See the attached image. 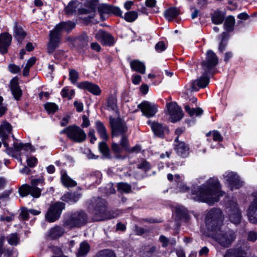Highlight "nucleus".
Returning a JSON list of instances; mask_svg holds the SVG:
<instances>
[{"label":"nucleus","instance_id":"obj_1","mask_svg":"<svg viewBox=\"0 0 257 257\" xmlns=\"http://www.w3.org/2000/svg\"><path fill=\"white\" fill-rule=\"evenodd\" d=\"M220 196L222 194L220 192L219 181L216 178H211L202 185L194 187L190 198L212 205L218 201Z\"/></svg>","mask_w":257,"mask_h":257},{"label":"nucleus","instance_id":"obj_2","mask_svg":"<svg viewBox=\"0 0 257 257\" xmlns=\"http://www.w3.org/2000/svg\"><path fill=\"white\" fill-rule=\"evenodd\" d=\"M12 127L10 123L7 121H3L0 125V139L6 148L7 153L13 157H15V153H18L19 155H25L27 156L33 151L32 145L29 143H14L13 147H9L7 140L12 133Z\"/></svg>","mask_w":257,"mask_h":257},{"label":"nucleus","instance_id":"obj_3","mask_svg":"<svg viewBox=\"0 0 257 257\" xmlns=\"http://www.w3.org/2000/svg\"><path fill=\"white\" fill-rule=\"evenodd\" d=\"M87 208L94 221H100L116 217V214L106 210V202L99 197L93 198L88 203Z\"/></svg>","mask_w":257,"mask_h":257},{"label":"nucleus","instance_id":"obj_4","mask_svg":"<svg viewBox=\"0 0 257 257\" xmlns=\"http://www.w3.org/2000/svg\"><path fill=\"white\" fill-rule=\"evenodd\" d=\"M88 221V215L83 210H80L67 214L64 218V226L69 229L80 228L85 225Z\"/></svg>","mask_w":257,"mask_h":257},{"label":"nucleus","instance_id":"obj_5","mask_svg":"<svg viewBox=\"0 0 257 257\" xmlns=\"http://www.w3.org/2000/svg\"><path fill=\"white\" fill-rule=\"evenodd\" d=\"M223 215L219 208H212L207 213L205 223L207 230L210 232L219 231L222 224Z\"/></svg>","mask_w":257,"mask_h":257},{"label":"nucleus","instance_id":"obj_6","mask_svg":"<svg viewBox=\"0 0 257 257\" xmlns=\"http://www.w3.org/2000/svg\"><path fill=\"white\" fill-rule=\"evenodd\" d=\"M211 235L213 239L224 247H229L236 238L235 232L232 230L221 231L220 229L212 232Z\"/></svg>","mask_w":257,"mask_h":257},{"label":"nucleus","instance_id":"obj_7","mask_svg":"<svg viewBox=\"0 0 257 257\" xmlns=\"http://www.w3.org/2000/svg\"><path fill=\"white\" fill-rule=\"evenodd\" d=\"M226 212L227 217L232 223L237 224L240 222L241 214L236 201H228Z\"/></svg>","mask_w":257,"mask_h":257},{"label":"nucleus","instance_id":"obj_8","mask_svg":"<svg viewBox=\"0 0 257 257\" xmlns=\"http://www.w3.org/2000/svg\"><path fill=\"white\" fill-rule=\"evenodd\" d=\"M109 121L113 137L126 134L128 129L124 121L119 118L112 117L109 118Z\"/></svg>","mask_w":257,"mask_h":257},{"label":"nucleus","instance_id":"obj_9","mask_svg":"<svg viewBox=\"0 0 257 257\" xmlns=\"http://www.w3.org/2000/svg\"><path fill=\"white\" fill-rule=\"evenodd\" d=\"M65 203L59 202L51 205L46 214V220L50 222L58 220L61 216L62 210L65 208Z\"/></svg>","mask_w":257,"mask_h":257},{"label":"nucleus","instance_id":"obj_10","mask_svg":"<svg viewBox=\"0 0 257 257\" xmlns=\"http://www.w3.org/2000/svg\"><path fill=\"white\" fill-rule=\"evenodd\" d=\"M218 59L215 53L208 50L206 54V59L202 62L201 66L205 73H211L212 70L217 65Z\"/></svg>","mask_w":257,"mask_h":257},{"label":"nucleus","instance_id":"obj_11","mask_svg":"<svg viewBox=\"0 0 257 257\" xmlns=\"http://www.w3.org/2000/svg\"><path fill=\"white\" fill-rule=\"evenodd\" d=\"M98 11L102 21L105 20L106 18L104 16L105 14H113L119 17L122 16V12L118 7L106 4H100L98 7Z\"/></svg>","mask_w":257,"mask_h":257},{"label":"nucleus","instance_id":"obj_12","mask_svg":"<svg viewBox=\"0 0 257 257\" xmlns=\"http://www.w3.org/2000/svg\"><path fill=\"white\" fill-rule=\"evenodd\" d=\"M224 183L228 185L231 190L238 189L242 185L239 176L233 172H226L223 175Z\"/></svg>","mask_w":257,"mask_h":257},{"label":"nucleus","instance_id":"obj_13","mask_svg":"<svg viewBox=\"0 0 257 257\" xmlns=\"http://www.w3.org/2000/svg\"><path fill=\"white\" fill-rule=\"evenodd\" d=\"M168 114L170 116L171 122H176L180 120L183 116V112L176 102H171L167 104Z\"/></svg>","mask_w":257,"mask_h":257},{"label":"nucleus","instance_id":"obj_14","mask_svg":"<svg viewBox=\"0 0 257 257\" xmlns=\"http://www.w3.org/2000/svg\"><path fill=\"white\" fill-rule=\"evenodd\" d=\"M211 73H205L204 71L202 75L198 79L192 81L189 86V89L192 91H197L200 88L206 87L209 83V78L208 75Z\"/></svg>","mask_w":257,"mask_h":257},{"label":"nucleus","instance_id":"obj_15","mask_svg":"<svg viewBox=\"0 0 257 257\" xmlns=\"http://www.w3.org/2000/svg\"><path fill=\"white\" fill-rule=\"evenodd\" d=\"M69 138L76 143H82L86 138V134L80 127L75 125H71Z\"/></svg>","mask_w":257,"mask_h":257},{"label":"nucleus","instance_id":"obj_16","mask_svg":"<svg viewBox=\"0 0 257 257\" xmlns=\"http://www.w3.org/2000/svg\"><path fill=\"white\" fill-rule=\"evenodd\" d=\"M143 114L147 117H151L155 115L158 111L157 105L147 101H144L138 106Z\"/></svg>","mask_w":257,"mask_h":257},{"label":"nucleus","instance_id":"obj_17","mask_svg":"<svg viewBox=\"0 0 257 257\" xmlns=\"http://www.w3.org/2000/svg\"><path fill=\"white\" fill-rule=\"evenodd\" d=\"M81 4L77 0L70 1L65 8V13L67 15L72 16L79 14H87L88 10L86 9H80Z\"/></svg>","mask_w":257,"mask_h":257},{"label":"nucleus","instance_id":"obj_18","mask_svg":"<svg viewBox=\"0 0 257 257\" xmlns=\"http://www.w3.org/2000/svg\"><path fill=\"white\" fill-rule=\"evenodd\" d=\"M42 189L30 186L28 184L23 185L19 189L20 195L22 197H25L31 194L35 198H39L41 194Z\"/></svg>","mask_w":257,"mask_h":257},{"label":"nucleus","instance_id":"obj_19","mask_svg":"<svg viewBox=\"0 0 257 257\" xmlns=\"http://www.w3.org/2000/svg\"><path fill=\"white\" fill-rule=\"evenodd\" d=\"M95 38L105 46H112L115 42L113 37L110 33L102 30H99L96 33Z\"/></svg>","mask_w":257,"mask_h":257},{"label":"nucleus","instance_id":"obj_20","mask_svg":"<svg viewBox=\"0 0 257 257\" xmlns=\"http://www.w3.org/2000/svg\"><path fill=\"white\" fill-rule=\"evenodd\" d=\"M49 40L47 46V51L49 54H52L55 50L58 48L61 43L62 37L54 33L53 32H49Z\"/></svg>","mask_w":257,"mask_h":257},{"label":"nucleus","instance_id":"obj_21","mask_svg":"<svg viewBox=\"0 0 257 257\" xmlns=\"http://www.w3.org/2000/svg\"><path fill=\"white\" fill-rule=\"evenodd\" d=\"M5 240V236L2 235L0 237V257H2L3 254L5 257H17L18 252L16 249L4 247Z\"/></svg>","mask_w":257,"mask_h":257},{"label":"nucleus","instance_id":"obj_22","mask_svg":"<svg viewBox=\"0 0 257 257\" xmlns=\"http://www.w3.org/2000/svg\"><path fill=\"white\" fill-rule=\"evenodd\" d=\"M77 86L79 88L87 90L95 95H99L101 92L100 88L97 85L89 81L80 82L78 84Z\"/></svg>","mask_w":257,"mask_h":257},{"label":"nucleus","instance_id":"obj_23","mask_svg":"<svg viewBox=\"0 0 257 257\" xmlns=\"http://www.w3.org/2000/svg\"><path fill=\"white\" fill-rule=\"evenodd\" d=\"M12 37L8 33H2L0 35V52L5 54L8 52V49L10 46Z\"/></svg>","mask_w":257,"mask_h":257},{"label":"nucleus","instance_id":"obj_24","mask_svg":"<svg viewBox=\"0 0 257 257\" xmlns=\"http://www.w3.org/2000/svg\"><path fill=\"white\" fill-rule=\"evenodd\" d=\"M247 216L250 222L253 223H257V197L249 206L247 211Z\"/></svg>","mask_w":257,"mask_h":257},{"label":"nucleus","instance_id":"obj_25","mask_svg":"<svg viewBox=\"0 0 257 257\" xmlns=\"http://www.w3.org/2000/svg\"><path fill=\"white\" fill-rule=\"evenodd\" d=\"M10 88L15 98L17 100H19L22 96V92L19 85L18 79L17 77H15L11 80Z\"/></svg>","mask_w":257,"mask_h":257},{"label":"nucleus","instance_id":"obj_26","mask_svg":"<svg viewBox=\"0 0 257 257\" xmlns=\"http://www.w3.org/2000/svg\"><path fill=\"white\" fill-rule=\"evenodd\" d=\"M148 123L151 125V128L154 134L160 137H163L165 132H168V129L166 126H163L161 123L156 122L148 121Z\"/></svg>","mask_w":257,"mask_h":257},{"label":"nucleus","instance_id":"obj_27","mask_svg":"<svg viewBox=\"0 0 257 257\" xmlns=\"http://www.w3.org/2000/svg\"><path fill=\"white\" fill-rule=\"evenodd\" d=\"M175 150L177 154L183 158L187 157L189 153V147L183 142H178L175 145Z\"/></svg>","mask_w":257,"mask_h":257},{"label":"nucleus","instance_id":"obj_28","mask_svg":"<svg viewBox=\"0 0 257 257\" xmlns=\"http://www.w3.org/2000/svg\"><path fill=\"white\" fill-rule=\"evenodd\" d=\"M130 66L133 71L144 74L146 71V66L144 63L138 60H134L130 62Z\"/></svg>","mask_w":257,"mask_h":257},{"label":"nucleus","instance_id":"obj_29","mask_svg":"<svg viewBox=\"0 0 257 257\" xmlns=\"http://www.w3.org/2000/svg\"><path fill=\"white\" fill-rule=\"evenodd\" d=\"M95 126L100 138L103 141H106L108 138V135L104 124L101 121L97 120L95 123Z\"/></svg>","mask_w":257,"mask_h":257},{"label":"nucleus","instance_id":"obj_30","mask_svg":"<svg viewBox=\"0 0 257 257\" xmlns=\"http://www.w3.org/2000/svg\"><path fill=\"white\" fill-rule=\"evenodd\" d=\"M245 252L239 248H232L227 249L223 257H245Z\"/></svg>","mask_w":257,"mask_h":257},{"label":"nucleus","instance_id":"obj_31","mask_svg":"<svg viewBox=\"0 0 257 257\" xmlns=\"http://www.w3.org/2000/svg\"><path fill=\"white\" fill-rule=\"evenodd\" d=\"M225 18V14L220 11H215L211 15L212 22L215 25L221 24Z\"/></svg>","mask_w":257,"mask_h":257},{"label":"nucleus","instance_id":"obj_32","mask_svg":"<svg viewBox=\"0 0 257 257\" xmlns=\"http://www.w3.org/2000/svg\"><path fill=\"white\" fill-rule=\"evenodd\" d=\"M14 37L19 43H21L26 36V32L23 30L22 27L18 25L17 22L15 23L14 29Z\"/></svg>","mask_w":257,"mask_h":257},{"label":"nucleus","instance_id":"obj_33","mask_svg":"<svg viewBox=\"0 0 257 257\" xmlns=\"http://www.w3.org/2000/svg\"><path fill=\"white\" fill-rule=\"evenodd\" d=\"M164 17L169 21H172L180 15V10L175 7H171L164 12Z\"/></svg>","mask_w":257,"mask_h":257},{"label":"nucleus","instance_id":"obj_34","mask_svg":"<svg viewBox=\"0 0 257 257\" xmlns=\"http://www.w3.org/2000/svg\"><path fill=\"white\" fill-rule=\"evenodd\" d=\"M80 198V194L77 193L68 192L62 197V200L70 204L76 202Z\"/></svg>","mask_w":257,"mask_h":257},{"label":"nucleus","instance_id":"obj_35","mask_svg":"<svg viewBox=\"0 0 257 257\" xmlns=\"http://www.w3.org/2000/svg\"><path fill=\"white\" fill-rule=\"evenodd\" d=\"M88 37L86 34H83L76 38L73 41V44L74 45L84 48L88 45Z\"/></svg>","mask_w":257,"mask_h":257},{"label":"nucleus","instance_id":"obj_36","mask_svg":"<svg viewBox=\"0 0 257 257\" xmlns=\"http://www.w3.org/2000/svg\"><path fill=\"white\" fill-rule=\"evenodd\" d=\"M64 232L65 230L62 227L57 225L51 228L49 235L53 238H57L61 236Z\"/></svg>","mask_w":257,"mask_h":257},{"label":"nucleus","instance_id":"obj_37","mask_svg":"<svg viewBox=\"0 0 257 257\" xmlns=\"http://www.w3.org/2000/svg\"><path fill=\"white\" fill-rule=\"evenodd\" d=\"M235 24V19L233 16H229L226 18L224 23V28L225 30V32L228 33L233 31Z\"/></svg>","mask_w":257,"mask_h":257},{"label":"nucleus","instance_id":"obj_38","mask_svg":"<svg viewBox=\"0 0 257 257\" xmlns=\"http://www.w3.org/2000/svg\"><path fill=\"white\" fill-rule=\"evenodd\" d=\"M229 35L227 32H223L220 36V42L219 45L218 50L222 53L225 49L227 44V41Z\"/></svg>","mask_w":257,"mask_h":257},{"label":"nucleus","instance_id":"obj_39","mask_svg":"<svg viewBox=\"0 0 257 257\" xmlns=\"http://www.w3.org/2000/svg\"><path fill=\"white\" fill-rule=\"evenodd\" d=\"M90 250V245L86 242H82L80 244L79 249L77 254V257H85Z\"/></svg>","mask_w":257,"mask_h":257},{"label":"nucleus","instance_id":"obj_40","mask_svg":"<svg viewBox=\"0 0 257 257\" xmlns=\"http://www.w3.org/2000/svg\"><path fill=\"white\" fill-rule=\"evenodd\" d=\"M185 111L190 116H200L203 113V110L200 108H191L188 105H186L184 107Z\"/></svg>","mask_w":257,"mask_h":257},{"label":"nucleus","instance_id":"obj_41","mask_svg":"<svg viewBox=\"0 0 257 257\" xmlns=\"http://www.w3.org/2000/svg\"><path fill=\"white\" fill-rule=\"evenodd\" d=\"M94 257H116L114 251L109 249H104L100 250Z\"/></svg>","mask_w":257,"mask_h":257},{"label":"nucleus","instance_id":"obj_42","mask_svg":"<svg viewBox=\"0 0 257 257\" xmlns=\"http://www.w3.org/2000/svg\"><path fill=\"white\" fill-rule=\"evenodd\" d=\"M89 178L92 183L99 184L101 182L102 174L100 171H95L90 174Z\"/></svg>","mask_w":257,"mask_h":257},{"label":"nucleus","instance_id":"obj_43","mask_svg":"<svg viewBox=\"0 0 257 257\" xmlns=\"http://www.w3.org/2000/svg\"><path fill=\"white\" fill-rule=\"evenodd\" d=\"M44 108L49 114H54L59 108L58 106L53 102H47L44 105Z\"/></svg>","mask_w":257,"mask_h":257},{"label":"nucleus","instance_id":"obj_44","mask_svg":"<svg viewBox=\"0 0 257 257\" xmlns=\"http://www.w3.org/2000/svg\"><path fill=\"white\" fill-rule=\"evenodd\" d=\"M5 238L11 245H17L20 240V238L16 233H11L5 237Z\"/></svg>","mask_w":257,"mask_h":257},{"label":"nucleus","instance_id":"obj_45","mask_svg":"<svg viewBox=\"0 0 257 257\" xmlns=\"http://www.w3.org/2000/svg\"><path fill=\"white\" fill-rule=\"evenodd\" d=\"M63 184L67 187H73L76 185V182L71 179L67 175H63L61 177Z\"/></svg>","mask_w":257,"mask_h":257},{"label":"nucleus","instance_id":"obj_46","mask_svg":"<svg viewBox=\"0 0 257 257\" xmlns=\"http://www.w3.org/2000/svg\"><path fill=\"white\" fill-rule=\"evenodd\" d=\"M157 247L155 245H150L147 247L143 253L144 257H152L157 251Z\"/></svg>","mask_w":257,"mask_h":257},{"label":"nucleus","instance_id":"obj_47","mask_svg":"<svg viewBox=\"0 0 257 257\" xmlns=\"http://www.w3.org/2000/svg\"><path fill=\"white\" fill-rule=\"evenodd\" d=\"M61 95L63 98H67L68 99H71L75 94V91L73 89L69 90L67 87L63 88L61 92Z\"/></svg>","mask_w":257,"mask_h":257},{"label":"nucleus","instance_id":"obj_48","mask_svg":"<svg viewBox=\"0 0 257 257\" xmlns=\"http://www.w3.org/2000/svg\"><path fill=\"white\" fill-rule=\"evenodd\" d=\"M138 13L135 11H130L125 14L124 18L128 22H133L138 18Z\"/></svg>","mask_w":257,"mask_h":257},{"label":"nucleus","instance_id":"obj_49","mask_svg":"<svg viewBox=\"0 0 257 257\" xmlns=\"http://www.w3.org/2000/svg\"><path fill=\"white\" fill-rule=\"evenodd\" d=\"M176 212L179 216L180 219H184L185 221L188 220L189 215L187 211L185 209L177 208L176 209Z\"/></svg>","mask_w":257,"mask_h":257},{"label":"nucleus","instance_id":"obj_50","mask_svg":"<svg viewBox=\"0 0 257 257\" xmlns=\"http://www.w3.org/2000/svg\"><path fill=\"white\" fill-rule=\"evenodd\" d=\"M98 147L100 152L103 154L104 156L108 157L109 155V150L106 143L104 142L99 143Z\"/></svg>","mask_w":257,"mask_h":257},{"label":"nucleus","instance_id":"obj_51","mask_svg":"<svg viewBox=\"0 0 257 257\" xmlns=\"http://www.w3.org/2000/svg\"><path fill=\"white\" fill-rule=\"evenodd\" d=\"M117 189L120 191H122L125 193H129L132 190L131 186L126 183H119L117 184Z\"/></svg>","mask_w":257,"mask_h":257},{"label":"nucleus","instance_id":"obj_52","mask_svg":"<svg viewBox=\"0 0 257 257\" xmlns=\"http://www.w3.org/2000/svg\"><path fill=\"white\" fill-rule=\"evenodd\" d=\"M137 168L147 172L151 169V165L146 160H143L137 164Z\"/></svg>","mask_w":257,"mask_h":257},{"label":"nucleus","instance_id":"obj_53","mask_svg":"<svg viewBox=\"0 0 257 257\" xmlns=\"http://www.w3.org/2000/svg\"><path fill=\"white\" fill-rule=\"evenodd\" d=\"M61 23L63 25L64 31L67 33L71 31L75 26V24L71 21L62 22Z\"/></svg>","mask_w":257,"mask_h":257},{"label":"nucleus","instance_id":"obj_54","mask_svg":"<svg viewBox=\"0 0 257 257\" xmlns=\"http://www.w3.org/2000/svg\"><path fill=\"white\" fill-rule=\"evenodd\" d=\"M69 80L74 84L75 83L79 77V74L77 71L74 69H70L69 73Z\"/></svg>","mask_w":257,"mask_h":257},{"label":"nucleus","instance_id":"obj_55","mask_svg":"<svg viewBox=\"0 0 257 257\" xmlns=\"http://www.w3.org/2000/svg\"><path fill=\"white\" fill-rule=\"evenodd\" d=\"M121 138L120 141V144L121 148L124 150H128V140L127 135H124L121 136Z\"/></svg>","mask_w":257,"mask_h":257},{"label":"nucleus","instance_id":"obj_56","mask_svg":"<svg viewBox=\"0 0 257 257\" xmlns=\"http://www.w3.org/2000/svg\"><path fill=\"white\" fill-rule=\"evenodd\" d=\"M107 106L113 110L116 108V100L112 95L110 96L107 99Z\"/></svg>","mask_w":257,"mask_h":257},{"label":"nucleus","instance_id":"obj_57","mask_svg":"<svg viewBox=\"0 0 257 257\" xmlns=\"http://www.w3.org/2000/svg\"><path fill=\"white\" fill-rule=\"evenodd\" d=\"M12 190H7L0 194V203L2 202L8 201L10 199V195L12 193Z\"/></svg>","mask_w":257,"mask_h":257},{"label":"nucleus","instance_id":"obj_58","mask_svg":"<svg viewBox=\"0 0 257 257\" xmlns=\"http://www.w3.org/2000/svg\"><path fill=\"white\" fill-rule=\"evenodd\" d=\"M63 31H64V28H63V25H62V23L61 22L59 24L56 25L55 26L54 29L53 30L50 31V32H53L54 33L56 34H58L59 35H60V36L62 37L61 33Z\"/></svg>","mask_w":257,"mask_h":257},{"label":"nucleus","instance_id":"obj_59","mask_svg":"<svg viewBox=\"0 0 257 257\" xmlns=\"http://www.w3.org/2000/svg\"><path fill=\"white\" fill-rule=\"evenodd\" d=\"M52 251L54 253L52 257H67V256L62 254L61 249L58 247L53 246L52 247Z\"/></svg>","mask_w":257,"mask_h":257},{"label":"nucleus","instance_id":"obj_60","mask_svg":"<svg viewBox=\"0 0 257 257\" xmlns=\"http://www.w3.org/2000/svg\"><path fill=\"white\" fill-rule=\"evenodd\" d=\"M166 49L164 42L160 41L155 45V49L158 52H162Z\"/></svg>","mask_w":257,"mask_h":257},{"label":"nucleus","instance_id":"obj_61","mask_svg":"<svg viewBox=\"0 0 257 257\" xmlns=\"http://www.w3.org/2000/svg\"><path fill=\"white\" fill-rule=\"evenodd\" d=\"M159 241L162 243V246L163 247H166L170 242L169 239L163 235H161L159 237Z\"/></svg>","mask_w":257,"mask_h":257},{"label":"nucleus","instance_id":"obj_62","mask_svg":"<svg viewBox=\"0 0 257 257\" xmlns=\"http://www.w3.org/2000/svg\"><path fill=\"white\" fill-rule=\"evenodd\" d=\"M212 134L214 141L221 142L222 141L223 137L217 131H213Z\"/></svg>","mask_w":257,"mask_h":257},{"label":"nucleus","instance_id":"obj_63","mask_svg":"<svg viewBox=\"0 0 257 257\" xmlns=\"http://www.w3.org/2000/svg\"><path fill=\"white\" fill-rule=\"evenodd\" d=\"M177 189L181 192H186L189 190L188 187L184 183L181 182L177 183Z\"/></svg>","mask_w":257,"mask_h":257},{"label":"nucleus","instance_id":"obj_64","mask_svg":"<svg viewBox=\"0 0 257 257\" xmlns=\"http://www.w3.org/2000/svg\"><path fill=\"white\" fill-rule=\"evenodd\" d=\"M257 239V233L254 231H250L248 233L247 240L254 242Z\"/></svg>","mask_w":257,"mask_h":257}]
</instances>
